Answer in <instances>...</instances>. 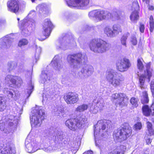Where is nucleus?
<instances>
[{
	"mask_svg": "<svg viewBox=\"0 0 154 154\" xmlns=\"http://www.w3.org/2000/svg\"><path fill=\"white\" fill-rule=\"evenodd\" d=\"M106 78L109 84L114 88L121 86L125 80L122 75L112 69L106 71Z\"/></svg>",
	"mask_w": 154,
	"mask_h": 154,
	"instance_id": "nucleus-1",
	"label": "nucleus"
},
{
	"mask_svg": "<svg viewBox=\"0 0 154 154\" xmlns=\"http://www.w3.org/2000/svg\"><path fill=\"white\" fill-rule=\"evenodd\" d=\"M91 50L95 53H102L109 50L111 48L110 44L102 40L93 39L89 45Z\"/></svg>",
	"mask_w": 154,
	"mask_h": 154,
	"instance_id": "nucleus-2",
	"label": "nucleus"
},
{
	"mask_svg": "<svg viewBox=\"0 0 154 154\" xmlns=\"http://www.w3.org/2000/svg\"><path fill=\"white\" fill-rule=\"evenodd\" d=\"M111 122L110 121L108 120H100L98 122L97 124L95 126L94 130V135L95 139V143L96 146L100 147L101 145L100 143L101 140H97L96 137L97 135L101 134L103 136V133L106 132V130H105L106 127L107 128H109Z\"/></svg>",
	"mask_w": 154,
	"mask_h": 154,
	"instance_id": "nucleus-3",
	"label": "nucleus"
},
{
	"mask_svg": "<svg viewBox=\"0 0 154 154\" xmlns=\"http://www.w3.org/2000/svg\"><path fill=\"white\" fill-rule=\"evenodd\" d=\"M131 128L128 124L125 123L114 132L113 136L114 140L120 142L125 140L131 135Z\"/></svg>",
	"mask_w": 154,
	"mask_h": 154,
	"instance_id": "nucleus-4",
	"label": "nucleus"
},
{
	"mask_svg": "<svg viewBox=\"0 0 154 154\" xmlns=\"http://www.w3.org/2000/svg\"><path fill=\"white\" fill-rule=\"evenodd\" d=\"M30 117L31 124L32 127L40 126L42 120L45 118V113L41 107L37 106L32 112Z\"/></svg>",
	"mask_w": 154,
	"mask_h": 154,
	"instance_id": "nucleus-5",
	"label": "nucleus"
},
{
	"mask_svg": "<svg viewBox=\"0 0 154 154\" xmlns=\"http://www.w3.org/2000/svg\"><path fill=\"white\" fill-rule=\"evenodd\" d=\"M87 118L84 116L70 119L65 122V125L70 130L74 131L80 128L86 122Z\"/></svg>",
	"mask_w": 154,
	"mask_h": 154,
	"instance_id": "nucleus-6",
	"label": "nucleus"
},
{
	"mask_svg": "<svg viewBox=\"0 0 154 154\" xmlns=\"http://www.w3.org/2000/svg\"><path fill=\"white\" fill-rule=\"evenodd\" d=\"M67 60L69 63L74 65V68L78 69L80 64L85 63L87 58L85 54L79 53L68 55Z\"/></svg>",
	"mask_w": 154,
	"mask_h": 154,
	"instance_id": "nucleus-7",
	"label": "nucleus"
},
{
	"mask_svg": "<svg viewBox=\"0 0 154 154\" xmlns=\"http://www.w3.org/2000/svg\"><path fill=\"white\" fill-rule=\"evenodd\" d=\"M150 63H147L146 65V70L144 71L143 74L141 75L139 77V86L141 89L144 88V85L145 79H148V81H149L150 78L154 73L153 70L150 68Z\"/></svg>",
	"mask_w": 154,
	"mask_h": 154,
	"instance_id": "nucleus-8",
	"label": "nucleus"
},
{
	"mask_svg": "<svg viewBox=\"0 0 154 154\" xmlns=\"http://www.w3.org/2000/svg\"><path fill=\"white\" fill-rule=\"evenodd\" d=\"M68 5L74 7L79 9H83L88 6L90 0H65Z\"/></svg>",
	"mask_w": 154,
	"mask_h": 154,
	"instance_id": "nucleus-9",
	"label": "nucleus"
},
{
	"mask_svg": "<svg viewBox=\"0 0 154 154\" xmlns=\"http://www.w3.org/2000/svg\"><path fill=\"white\" fill-rule=\"evenodd\" d=\"M94 72V68L92 66L86 65L82 67L79 75L81 79H84L91 76Z\"/></svg>",
	"mask_w": 154,
	"mask_h": 154,
	"instance_id": "nucleus-10",
	"label": "nucleus"
},
{
	"mask_svg": "<svg viewBox=\"0 0 154 154\" xmlns=\"http://www.w3.org/2000/svg\"><path fill=\"white\" fill-rule=\"evenodd\" d=\"M25 143L27 151L29 153H33L38 149L39 143L36 140H30L27 139Z\"/></svg>",
	"mask_w": 154,
	"mask_h": 154,
	"instance_id": "nucleus-11",
	"label": "nucleus"
},
{
	"mask_svg": "<svg viewBox=\"0 0 154 154\" xmlns=\"http://www.w3.org/2000/svg\"><path fill=\"white\" fill-rule=\"evenodd\" d=\"M35 21L34 20L26 21V20H23V26L21 27L22 33L25 36L29 35L31 32L30 27H34L35 26Z\"/></svg>",
	"mask_w": 154,
	"mask_h": 154,
	"instance_id": "nucleus-12",
	"label": "nucleus"
},
{
	"mask_svg": "<svg viewBox=\"0 0 154 154\" xmlns=\"http://www.w3.org/2000/svg\"><path fill=\"white\" fill-rule=\"evenodd\" d=\"M125 95L122 93H116L112 96V100L113 102L117 106L119 105L122 107L125 105L124 98Z\"/></svg>",
	"mask_w": 154,
	"mask_h": 154,
	"instance_id": "nucleus-13",
	"label": "nucleus"
},
{
	"mask_svg": "<svg viewBox=\"0 0 154 154\" xmlns=\"http://www.w3.org/2000/svg\"><path fill=\"white\" fill-rule=\"evenodd\" d=\"M130 66L131 63L129 60L126 58L119 60L116 63L117 69L121 72L127 71Z\"/></svg>",
	"mask_w": 154,
	"mask_h": 154,
	"instance_id": "nucleus-14",
	"label": "nucleus"
},
{
	"mask_svg": "<svg viewBox=\"0 0 154 154\" xmlns=\"http://www.w3.org/2000/svg\"><path fill=\"white\" fill-rule=\"evenodd\" d=\"M52 24L50 20L48 19H45L43 25V34L45 38H42V41L45 39L50 35L51 28L52 26Z\"/></svg>",
	"mask_w": 154,
	"mask_h": 154,
	"instance_id": "nucleus-15",
	"label": "nucleus"
},
{
	"mask_svg": "<svg viewBox=\"0 0 154 154\" xmlns=\"http://www.w3.org/2000/svg\"><path fill=\"white\" fill-rule=\"evenodd\" d=\"M16 150L13 145L8 146L0 143V153L1 154H15Z\"/></svg>",
	"mask_w": 154,
	"mask_h": 154,
	"instance_id": "nucleus-16",
	"label": "nucleus"
},
{
	"mask_svg": "<svg viewBox=\"0 0 154 154\" xmlns=\"http://www.w3.org/2000/svg\"><path fill=\"white\" fill-rule=\"evenodd\" d=\"M88 16L90 18L95 17L97 21L106 19V17L105 16V11H91L89 13Z\"/></svg>",
	"mask_w": 154,
	"mask_h": 154,
	"instance_id": "nucleus-17",
	"label": "nucleus"
},
{
	"mask_svg": "<svg viewBox=\"0 0 154 154\" xmlns=\"http://www.w3.org/2000/svg\"><path fill=\"white\" fill-rule=\"evenodd\" d=\"M64 99L68 104H73L77 102L79 97L77 94L72 93H69L64 96Z\"/></svg>",
	"mask_w": 154,
	"mask_h": 154,
	"instance_id": "nucleus-18",
	"label": "nucleus"
},
{
	"mask_svg": "<svg viewBox=\"0 0 154 154\" xmlns=\"http://www.w3.org/2000/svg\"><path fill=\"white\" fill-rule=\"evenodd\" d=\"M18 3V0H11L9 1L7 3L9 10L16 13L19 9Z\"/></svg>",
	"mask_w": 154,
	"mask_h": 154,
	"instance_id": "nucleus-19",
	"label": "nucleus"
},
{
	"mask_svg": "<svg viewBox=\"0 0 154 154\" xmlns=\"http://www.w3.org/2000/svg\"><path fill=\"white\" fill-rule=\"evenodd\" d=\"M51 64L53 65L54 69L59 71L63 68L62 61L59 59L58 56H55L52 60Z\"/></svg>",
	"mask_w": 154,
	"mask_h": 154,
	"instance_id": "nucleus-20",
	"label": "nucleus"
},
{
	"mask_svg": "<svg viewBox=\"0 0 154 154\" xmlns=\"http://www.w3.org/2000/svg\"><path fill=\"white\" fill-rule=\"evenodd\" d=\"M12 39H10L8 37H4L0 39V48H9L11 45Z\"/></svg>",
	"mask_w": 154,
	"mask_h": 154,
	"instance_id": "nucleus-21",
	"label": "nucleus"
},
{
	"mask_svg": "<svg viewBox=\"0 0 154 154\" xmlns=\"http://www.w3.org/2000/svg\"><path fill=\"white\" fill-rule=\"evenodd\" d=\"M51 75V72L47 69L42 71L41 76V78L42 79L41 82L44 83L46 81H49Z\"/></svg>",
	"mask_w": 154,
	"mask_h": 154,
	"instance_id": "nucleus-22",
	"label": "nucleus"
},
{
	"mask_svg": "<svg viewBox=\"0 0 154 154\" xmlns=\"http://www.w3.org/2000/svg\"><path fill=\"white\" fill-rule=\"evenodd\" d=\"M5 80L9 83L10 81L13 84H16L17 82L19 84H21L22 82V79L20 77L10 75H8L5 78Z\"/></svg>",
	"mask_w": 154,
	"mask_h": 154,
	"instance_id": "nucleus-23",
	"label": "nucleus"
},
{
	"mask_svg": "<svg viewBox=\"0 0 154 154\" xmlns=\"http://www.w3.org/2000/svg\"><path fill=\"white\" fill-rule=\"evenodd\" d=\"M126 149V146L121 145L118 147L112 152L113 154H124Z\"/></svg>",
	"mask_w": 154,
	"mask_h": 154,
	"instance_id": "nucleus-24",
	"label": "nucleus"
},
{
	"mask_svg": "<svg viewBox=\"0 0 154 154\" xmlns=\"http://www.w3.org/2000/svg\"><path fill=\"white\" fill-rule=\"evenodd\" d=\"M3 91L5 94H6L8 95V97L9 99L13 98L14 100H15L17 99V96L15 95L16 97H13L14 94L13 93V90L9 89L8 88H5L3 89Z\"/></svg>",
	"mask_w": 154,
	"mask_h": 154,
	"instance_id": "nucleus-25",
	"label": "nucleus"
},
{
	"mask_svg": "<svg viewBox=\"0 0 154 154\" xmlns=\"http://www.w3.org/2000/svg\"><path fill=\"white\" fill-rule=\"evenodd\" d=\"M104 33L110 37H114L113 32L111 27L109 26H106L104 29Z\"/></svg>",
	"mask_w": 154,
	"mask_h": 154,
	"instance_id": "nucleus-26",
	"label": "nucleus"
},
{
	"mask_svg": "<svg viewBox=\"0 0 154 154\" xmlns=\"http://www.w3.org/2000/svg\"><path fill=\"white\" fill-rule=\"evenodd\" d=\"M114 37L119 34L120 32H122V29L120 26L117 24H114L112 27Z\"/></svg>",
	"mask_w": 154,
	"mask_h": 154,
	"instance_id": "nucleus-27",
	"label": "nucleus"
},
{
	"mask_svg": "<svg viewBox=\"0 0 154 154\" xmlns=\"http://www.w3.org/2000/svg\"><path fill=\"white\" fill-rule=\"evenodd\" d=\"M138 11H133L131 13L130 18L131 21L135 22L139 18Z\"/></svg>",
	"mask_w": 154,
	"mask_h": 154,
	"instance_id": "nucleus-28",
	"label": "nucleus"
},
{
	"mask_svg": "<svg viewBox=\"0 0 154 154\" xmlns=\"http://www.w3.org/2000/svg\"><path fill=\"white\" fill-rule=\"evenodd\" d=\"M6 107V102L4 97H0V111H3Z\"/></svg>",
	"mask_w": 154,
	"mask_h": 154,
	"instance_id": "nucleus-29",
	"label": "nucleus"
},
{
	"mask_svg": "<svg viewBox=\"0 0 154 154\" xmlns=\"http://www.w3.org/2000/svg\"><path fill=\"white\" fill-rule=\"evenodd\" d=\"M105 103L104 100L102 98H98L96 103V107L99 108L100 110L102 109L104 107Z\"/></svg>",
	"mask_w": 154,
	"mask_h": 154,
	"instance_id": "nucleus-30",
	"label": "nucleus"
},
{
	"mask_svg": "<svg viewBox=\"0 0 154 154\" xmlns=\"http://www.w3.org/2000/svg\"><path fill=\"white\" fill-rule=\"evenodd\" d=\"M88 106L83 104L79 106L75 109V111L79 112H82L87 109Z\"/></svg>",
	"mask_w": 154,
	"mask_h": 154,
	"instance_id": "nucleus-31",
	"label": "nucleus"
},
{
	"mask_svg": "<svg viewBox=\"0 0 154 154\" xmlns=\"http://www.w3.org/2000/svg\"><path fill=\"white\" fill-rule=\"evenodd\" d=\"M149 99L148 97V94L146 91L143 92V95L141 100V102L143 104H146L148 103Z\"/></svg>",
	"mask_w": 154,
	"mask_h": 154,
	"instance_id": "nucleus-32",
	"label": "nucleus"
},
{
	"mask_svg": "<svg viewBox=\"0 0 154 154\" xmlns=\"http://www.w3.org/2000/svg\"><path fill=\"white\" fill-rule=\"evenodd\" d=\"M42 51V49L40 47L36 46L34 55V57L36 60L35 62L39 59Z\"/></svg>",
	"mask_w": 154,
	"mask_h": 154,
	"instance_id": "nucleus-33",
	"label": "nucleus"
},
{
	"mask_svg": "<svg viewBox=\"0 0 154 154\" xmlns=\"http://www.w3.org/2000/svg\"><path fill=\"white\" fill-rule=\"evenodd\" d=\"M146 125L148 135H154V130L153 129L152 123L149 122H146Z\"/></svg>",
	"mask_w": 154,
	"mask_h": 154,
	"instance_id": "nucleus-34",
	"label": "nucleus"
},
{
	"mask_svg": "<svg viewBox=\"0 0 154 154\" xmlns=\"http://www.w3.org/2000/svg\"><path fill=\"white\" fill-rule=\"evenodd\" d=\"M57 48L65 50L66 48V45L63 40L57 42L56 44Z\"/></svg>",
	"mask_w": 154,
	"mask_h": 154,
	"instance_id": "nucleus-35",
	"label": "nucleus"
},
{
	"mask_svg": "<svg viewBox=\"0 0 154 154\" xmlns=\"http://www.w3.org/2000/svg\"><path fill=\"white\" fill-rule=\"evenodd\" d=\"M122 14V12L119 10H116V11H114L112 13L113 20H119Z\"/></svg>",
	"mask_w": 154,
	"mask_h": 154,
	"instance_id": "nucleus-36",
	"label": "nucleus"
},
{
	"mask_svg": "<svg viewBox=\"0 0 154 154\" xmlns=\"http://www.w3.org/2000/svg\"><path fill=\"white\" fill-rule=\"evenodd\" d=\"M143 114L146 116H149L151 113L150 109L147 106H144L142 108Z\"/></svg>",
	"mask_w": 154,
	"mask_h": 154,
	"instance_id": "nucleus-37",
	"label": "nucleus"
},
{
	"mask_svg": "<svg viewBox=\"0 0 154 154\" xmlns=\"http://www.w3.org/2000/svg\"><path fill=\"white\" fill-rule=\"evenodd\" d=\"M129 33H127L126 35H123L121 38V44L125 46V47H127L126 41L128 38V35H129Z\"/></svg>",
	"mask_w": 154,
	"mask_h": 154,
	"instance_id": "nucleus-38",
	"label": "nucleus"
},
{
	"mask_svg": "<svg viewBox=\"0 0 154 154\" xmlns=\"http://www.w3.org/2000/svg\"><path fill=\"white\" fill-rule=\"evenodd\" d=\"M132 10L133 11H139V6L137 1L134 2L131 6Z\"/></svg>",
	"mask_w": 154,
	"mask_h": 154,
	"instance_id": "nucleus-39",
	"label": "nucleus"
},
{
	"mask_svg": "<svg viewBox=\"0 0 154 154\" xmlns=\"http://www.w3.org/2000/svg\"><path fill=\"white\" fill-rule=\"evenodd\" d=\"M5 123L4 122L3 120H1L0 121V129L1 131L4 132V133H8L9 132L5 128Z\"/></svg>",
	"mask_w": 154,
	"mask_h": 154,
	"instance_id": "nucleus-40",
	"label": "nucleus"
},
{
	"mask_svg": "<svg viewBox=\"0 0 154 154\" xmlns=\"http://www.w3.org/2000/svg\"><path fill=\"white\" fill-rule=\"evenodd\" d=\"M150 31L152 32L154 28V22L153 17L151 16L149 18Z\"/></svg>",
	"mask_w": 154,
	"mask_h": 154,
	"instance_id": "nucleus-41",
	"label": "nucleus"
},
{
	"mask_svg": "<svg viewBox=\"0 0 154 154\" xmlns=\"http://www.w3.org/2000/svg\"><path fill=\"white\" fill-rule=\"evenodd\" d=\"M137 67L140 71L142 70L144 68L142 62L140 59H138L137 60Z\"/></svg>",
	"mask_w": 154,
	"mask_h": 154,
	"instance_id": "nucleus-42",
	"label": "nucleus"
},
{
	"mask_svg": "<svg viewBox=\"0 0 154 154\" xmlns=\"http://www.w3.org/2000/svg\"><path fill=\"white\" fill-rule=\"evenodd\" d=\"M43 149L44 151L46 152H53L54 150H56L57 149V148H54V147L52 148L51 146H49L47 147H44L43 148Z\"/></svg>",
	"mask_w": 154,
	"mask_h": 154,
	"instance_id": "nucleus-43",
	"label": "nucleus"
},
{
	"mask_svg": "<svg viewBox=\"0 0 154 154\" xmlns=\"http://www.w3.org/2000/svg\"><path fill=\"white\" fill-rule=\"evenodd\" d=\"M130 103L133 107H137L138 106L137 99L135 97L131 98L130 100Z\"/></svg>",
	"mask_w": 154,
	"mask_h": 154,
	"instance_id": "nucleus-44",
	"label": "nucleus"
},
{
	"mask_svg": "<svg viewBox=\"0 0 154 154\" xmlns=\"http://www.w3.org/2000/svg\"><path fill=\"white\" fill-rule=\"evenodd\" d=\"M28 43V41L26 39H22L20 40L18 43V46L21 47L27 45Z\"/></svg>",
	"mask_w": 154,
	"mask_h": 154,
	"instance_id": "nucleus-45",
	"label": "nucleus"
},
{
	"mask_svg": "<svg viewBox=\"0 0 154 154\" xmlns=\"http://www.w3.org/2000/svg\"><path fill=\"white\" fill-rule=\"evenodd\" d=\"M34 89V86L31 83L29 85V86L28 88V91H27V94H28V97L33 91Z\"/></svg>",
	"mask_w": 154,
	"mask_h": 154,
	"instance_id": "nucleus-46",
	"label": "nucleus"
},
{
	"mask_svg": "<svg viewBox=\"0 0 154 154\" xmlns=\"http://www.w3.org/2000/svg\"><path fill=\"white\" fill-rule=\"evenodd\" d=\"M142 127V124L140 122H138L134 125V128L136 130H139Z\"/></svg>",
	"mask_w": 154,
	"mask_h": 154,
	"instance_id": "nucleus-47",
	"label": "nucleus"
},
{
	"mask_svg": "<svg viewBox=\"0 0 154 154\" xmlns=\"http://www.w3.org/2000/svg\"><path fill=\"white\" fill-rule=\"evenodd\" d=\"M105 16L106 17V19H112V20L114 19L112 14L108 12L105 11Z\"/></svg>",
	"mask_w": 154,
	"mask_h": 154,
	"instance_id": "nucleus-48",
	"label": "nucleus"
},
{
	"mask_svg": "<svg viewBox=\"0 0 154 154\" xmlns=\"http://www.w3.org/2000/svg\"><path fill=\"white\" fill-rule=\"evenodd\" d=\"M99 110H100L99 108L96 107V105L94 107H91L90 108L91 112L94 114H96L97 113Z\"/></svg>",
	"mask_w": 154,
	"mask_h": 154,
	"instance_id": "nucleus-49",
	"label": "nucleus"
},
{
	"mask_svg": "<svg viewBox=\"0 0 154 154\" xmlns=\"http://www.w3.org/2000/svg\"><path fill=\"white\" fill-rule=\"evenodd\" d=\"M149 84L152 95L154 97V80H152Z\"/></svg>",
	"mask_w": 154,
	"mask_h": 154,
	"instance_id": "nucleus-50",
	"label": "nucleus"
},
{
	"mask_svg": "<svg viewBox=\"0 0 154 154\" xmlns=\"http://www.w3.org/2000/svg\"><path fill=\"white\" fill-rule=\"evenodd\" d=\"M131 42L133 45H136L137 43V41L136 37L134 36H131Z\"/></svg>",
	"mask_w": 154,
	"mask_h": 154,
	"instance_id": "nucleus-51",
	"label": "nucleus"
},
{
	"mask_svg": "<svg viewBox=\"0 0 154 154\" xmlns=\"http://www.w3.org/2000/svg\"><path fill=\"white\" fill-rule=\"evenodd\" d=\"M37 9H39L41 11H45L46 9L45 4L39 5L36 8Z\"/></svg>",
	"mask_w": 154,
	"mask_h": 154,
	"instance_id": "nucleus-52",
	"label": "nucleus"
},
{
	"mask_svg": "<svg viewBox=\"0 0 154 154\" xmlns=\"http://www.w3.org/2000/svg\"><path fill=\"white\" fill-rule=\"evenodd\" d=\"M8 65L11 69H14L17 66V64L14 62H11L8 63Z\"/></svg>",
	"mask_w": 154,
	"mask_h": 154,
	"instance_id": "nucleus-53",
	"label": "nucleus"
},
{
	"mask_svg": "<svg viewBox=\"0 0 154 154\" xmlns=\"http://www.w3.org/2000/svg\"><path fill=\"white\" fill-rule=\"evenodd\" d=\"M57 138L59 141H62L63 138V135L61 134V133H60V134L58 133V134L57 135Z\"/></svg>",
	"mask_w": 154,
	"mask_h": 154,
	"instance_id": "nucleus-54",
	"label": "nucleus"
},
{
	"mask_svg": "<svg viewBox=\"0 0 154 154\" xmlns=\"http://www.w3.org/2000/svg\"><path fill=\"white\" fill-rule=\"evenodd\" d=\"M151 114L154 115V103H152L150 109Z\"/></svg>",
	"mask_w": 154,
	"mask_h": 154,
	"instance_id": "nucleus-55",
	"label": "nucleus"
},
{
	"mask_svg": "<svg viewBox=\"0 0 154 154\" xmlns=\"http://www.w3.org/2000/svg\"><path fill=\"white\" fill-rule=\"evenodd\" d=\"M144 26L143 24H141L140 26V32L143 33L144 32Z\"/></svg>",
	"mask_w": 154,
	"mask_h": 154,
	"instance_id": "nucleus-56",
	"label": "nucleus"
},
{
	"mask_svg": "<svg viewBox=\"0 0 154 154\" xmlns=\"http://www.w3.org/2000/svg\"><path fill=\"white\" fill-rule=\"evenodd\" d=\"M81 144V142L80 140H79L77 142H75V147L76 148H78L79 146H80Z\"/></svg>",
	"mask_w": 154,
	"mask_h": 154,
	"instance_id": "nucleus-57",
	"label": "nucleus"
},
{
	"mask_svg": "<svg viewBox=\"0 0 154 154\" xmlns=\"http://www.w3.org/2000/svg\"><path fill=\"white\" fill-rule=\"evenodd\" d=\"M83 154H94L93 152L91 150H88L85 152Z\"/></svg>",
	"mask_w": 154,
	"mask_h": 154,
	"instance_id": "nucleus-58",
	"label": "nucleus"
},
{
	"mask_svg": "<svg viewBox=\"0 0 154 154\" xmlns=\"http://www.w3.org/2000/svg\"><path fill=\"white\" fill-rule=\"evenodd\" d=\"M151 141L152 140L150 139H147L146 140V143L148 144H149L150 143Z\"/></svg>",
	"mask_w": 154,
	"mask_h": 154,
	"instance_id": "nucleus-59",
	"label": "nucleus"
},
{
	"mask_svg": "<svg viewBox=\"0 0 154 154\" xmlns=\"http://www.w3.org/2000/svg\"><path fill=\"white\" fill-rule=\"evenodd\" d=\"M91 27L89 26L88 25H86L85 26V28L86 29H85V30H89L91 29Z\"/></svg>",
	"mask_w": 154,
	"mask_h": 154,
	"instance_id": "nucleus-60",
	"label": "nucleus"
},
{
	"mask_svg": "<svg viewBox=\"0 0 154 154\" xmlns=\"http://www.w3.org/2000/svg\"><path fill=\"white\" fill-rule=\"evenodd\" d=\"M143 2H145L147 4H149V0H142Z\"/></svg>",
	"mask_w": 154,
	"mask_h": 154,
	"instance_id": "nucleus-61",
	"label": "nucleus"
},
{
	"mask_svg": "<svg viewBox=\"0 0 154 154\" xmlns=\"http://www.w3.org/2000/svg\"><path fill=\"white\" fill-rule=\"evenodd\" d=\"M149 9L151 10H152L154 9V7L153 6H151L149 7Z\"/></svg>",
	"mask_w": 154,
	"mask_h": 154,
	"instance_id": "nucleus-62",
	"label": "nucleus"
},
{
	"mask_svg": "<svg viewBox=\"0 0 154 154\" xmlns=\"http://www.w3.org/2000/svg\"><path fill=\"white\" fill-rule=\"evenodd\" d=\"M32 13L33 14H35V12L34 11H31L30 12L29 14V15H30Z\"/></svg>",
	"mask_w": 154,
	"mask_h": 154,
	"instance_id": "nucleus-63",
	"label": "nucleus"
},
{
	"mask_svg": "<svg viewBox=\"0 0 154 154\" xmlns=\"http://www.w3.org/2000/svg\"><path fill=\"white\" fill-rule=\"evenodd\" d=\"M62 154H69L68 152H63Z\"/></svg>",
	"mask_w": 154,
	"mask_h": 154,
	"instance_id": "nucleus-64",
	"label": "nucleus"
}]
</instances>
